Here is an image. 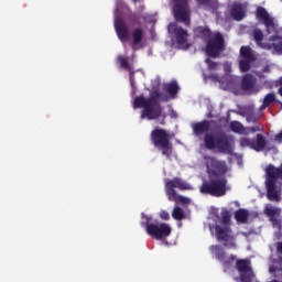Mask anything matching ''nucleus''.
I'll use <instances>...</instances> for the list:
<instances>
[{"mask_svg": "<svg viewBox=\"0 0 282 282\" xmlns=\"http://www.w3.org/2000/svg\"><path fill=\"white\" fill-rule=\"evenodd\" d=\"M204 142L206 149L216 151V153H230L232 151V137L207 134Z\"/></svg>", "mask_w": 282, "mask_h": 282, "instance_id": "6e6552de", "label": "nucleus"}, {"mask_svg": "<svg viewBox=\"0 0 282 282\" xmlns=\"http://www.w3.org/2000/svg\"><path fill=\"white\" fill-rule=\"evenodd\" d=\"M169 133L162 129H156L152 131V141L156 149L161 151L163 155H166L169 158L171 153H173V147L169 142Z\"/></svg>", "mask_w": 282, "mask_h": 282, "instance_id": "9d476101", "label": "nucleus"}, {"mask_svg": "<svg viewBox=\"0 0 282 282\" xmlns=\"http://www.w3.org/2000/svg\"><path fill=\"white\" fill-rule=\"evenodd\" d=\"M161 219H164V220L169 219V213H162Z\"/></svg>", "mask_w": 282, "mask_h": 282, "instance_id": "72a5a7b5", "label": "nucleus"}, {"mask_svg": "<svg viewBox=\"0 0 282 282\" xmlns=\"http://www.w3.org/2000/svg\"><path fill=\"white\" fill-rule=\"evenodd\" d=\"M208 127H209L208 121L195 123L193 124L194 133H196V135H199V133H204L205 131H208Z\"/></svg>", "mask_w": 282, "mask_h": 282, "instance_id": "412c9836", "label": "nucleus"}, {"mask_svg": "<svg viewBox=\"0 0 282 282\" xmlns=\"http://www.w3.org/2000/svg\"><path fill=\"white\" fill-rule=\"evenodd\" d=\"M225 213H248V210L240 208L238 202H232L229 204Z\"/></svg>", "mask_w": 282, "mask_h": 282, "instance_id": "4be33fe9", "label": "nucleus"}, {"mask_svg": "<svg viewBox=\"0 0 282 282\" xmlns=\"http://www.w3.org/2000/svg\"><path fill=\"white\" fill-rule=\"evenodd\" d=\"M199 6H213L215 8L217 6V0H197Z\"/></svg>", "mask_w": 282, "mask_h": 282, "instance_id": "a878e982", "label": "nucleus"}, {"mask_svg": "<svg viewBox=\"0 0 282 282\" xmlns=\"http://www.w3.org/2000/svg\"><path fill=\"white\" fill-rule=\"evenodd\" d=\"M228 243H225V246H227ZM229 248H237V245L235 242H230L228 245Z\"/></svg>", "mask_w": 282, "mask_h": 282, "instance_id": "4c0bfd02", "label": "nucleus"}, {"mask_svg": "<svg viewBox=\"0 0 282 282\" xmlns=\"http://www.w3.org/2000/svg\"><path fill=\"white\" fill-rule=\"evenodd\" d=\"M230 129L234 133H239L240 135H249V133H257V131H261V128L259 127L245 128L239 121H232L230 123Z\"/></svg>", "mask_w": 282, "mask_h": 282, "instance_id": "6ab92c4d", "label": "nucleus"}, {"mask_svg": "<svg viewBox=\"0 0 282 282\" xmlns=\"http://www.w3.org/2000/svg\"><path fill=\"white\" fill-rule=\"evenodd\" d=\"M231 65L230 63L224 64V70L226 74H230Z\"/></svg>", "mask_w": 282, "mask_h": 282, "instance_id": "7c9ffc66", "label": "nucleus"}, {"mask_svg": "<svg viewBox=\"0 0 282 282\" xmlns=\"http://www.w3.org/2000/svg\"><path fill=\"white\" fill-rule=\"evenodd\" d=\"M210 78L213 83H218L219 87L225 91H232L237 96H243L246 94H259L261 86L257 85V79L251 75H246L242 79L240 88H237V76L226 75L223 78H218L216 75L209 77L204 74V79Z\"/></svg>", "mask_w": 282, "mask_h": 282, "instance_id": "20e7f679", "label": "nucleus"}, {"mask_svg": "<svg viewBox=\"0 0 282 282\" xmlns=\"http://www.w3.org/2000/svg\"><path fill=\"white\" fill-rule=\"evenodd\" d=\"M169 34H171L172 45L180 50H188L191 42H188V32L180 28L176 23H171L167 28Z\"/></svg>", "mask_w": 282, "mask_h": 282, "instance_id": "1a4fd4ad", "label": "nucleus"}, {"mask_svg": "<svg viewBox=\"0 0 282 282\" xmlns=\"http://www.w3.org/2000/svg\"><path fill=\"white\" fill-rule=\"evenodd\" d=\"M230 217L231 216L229 213H224L218 223L220 224V226H229L230 228Z\"/></svg>", "mask_w": 282, "mask_h": 282, "instance_id": "b1692460", "label": "nucleus"}, {"mask_svg": "<svg viewBox=\"0 0 282 282\" xmlns=\"http://www.w3.org/2000/svg\"><path fill=\"white\" fill-rule=\"evenodd\" d=\"M206 63H207L208 69H209L210 72H213V69H217V67H218V65L215 64V63H213V62H210V59H206Z\"/></svg>", "mask_w": 282, "mask_h": 282, "instance_id": "c756f323", "label": "nucleus"}, {"mask_svg": "<svg viewBox=\"0 0 282 282\" xmlns=\"http://www.w3.org/2000/svg\"><path fill=\"white\" fill-rule=\"evenodd\" d=\"M254 61H257L254 51L250 46H242L240 48V72H248L254 65Z\"/></svg>", "mask_w": 282, "mask_h": 282, "instance_id": "ddd939ff", "label": "nucleus"}, {"mask_svg": "<svg viewBox=\"0 0 282 282\" xmlns=\"http://www.w3.org/2000/svg\"><path fill=\"white\" fill-rule=\"evenodd\" d=\"M195 36L197 39H203V41H207L206 54L207 56H212V58H217L220 52H224L226 45L224 44V36L220 33H210V30L198 26L194 30Z\"/></svg>", "mask_w": 282, "mask_h": 282, "instance_id": "423d86ee", "label": "nucleus"}, {"mask_svg": "<svg viewBox=\"0 0 282 282\" xmlns=\"http://www.w3.org/2000/svg\"><path fill=\"white\" fill-rule=\"evenodd\" d=\"M212 252H215V257L217 261H220L225 268H228L231 263H235L237 261V256L231 254L229 257L226 256V251L221 249L219 245L212 246L210 247Z\"/></svg>", "mask_w": 282, "mask_h": 282, "instance_id": "dca6fc26", "label": "nucleus"}, {"mask_svg": "<svg viewBox=\"0 0 282 282\" xmlns=\"http://www.w3.org/2000/svg\"><path fill=\"white\" fill-rule=\"evenodd\" d=\"M173 213H182V208H180V206H175Z\"/></svg>", "mask_w": 282, "mask_h": 282, "instance_id": "e433bc0d", "label": "nucleus"}, {"mask_svg": "<svg viewBox=\"0 0 282 282\" xmlns=\"http://www.w3.org/2000/svg\"><path fill=\"white\" fill-rule=\"evenodd\" d=\"M218 241H230L232 239V228L230 226L216 225L214 227Z\"/></svg>", "mask_w": 282, "mask_h": 282, "instance_id": "a211bd4d", "label": "nucleus"}, {"mask_svg": "<svg viewBox=\"0 0 282 282\" xmlns=\"http://www.w3.org/2000/svg\"><path fill=\"white\" fill-rule=\"evenodd\" d=\"M267 217H269L273 228H278V230H281L282 218L280 213H267Z\"/></svg>", "mask_w": 282, "mask_h": 282, "instance_id": "aec40b11", "label": "nucleus"}, {"mask_svg": "<svg viewBox=\"0 0 282 282\" xmlns=\"http://www.w3.org/2000/svg\"><path fill=\"white\" fill-rule=\"evenodd\" d=\"M134 3H135V1H138V0H132Z\"/></svg>", "mask_w": 282, "mask_h": 282, "instance_id": "a19ab883", "label": "nucleus"}, {"mask_svg": "<svg viewBox=\"0 0 282 282\" xmlns=\"http://www.w3.org/2000/svg\"><path fill=\"white\" fill-rule=\"evenodd\" d=\"M278 254H282V241L276 245Z\"/></svg>", "mask_w": 282, "mask_h": 282, "instance_id": "2f4dec72", "label": "nucleus"}, {"mask_svg": "<svg viewBox=\"0 0 282 282\" xmlns=\"http://www.w3.org/2000/svg\"><path fill=\"white\" fill-rule=\"evenodd\" d=\"M130 85H131V87L133 89V87H134V84H133V73H130Z\"/></svg>", "mask_w": 282, "mask_h": 282, "instance_id": "f704fd0d", "label": "nucleus"}, {"mask_svg": "<svg viewBox=\"0 0 282 282\" xmlns=\"http://www.w3.org/2000/svg\"><path fill=\"white\" fill-rule=\"evenodd\" d=\"M275 142H282V131L275 135Z\"/></svg>", "mask_w": 282, "mask_h": 282, "instance_id": "473e14b6", "label": "nucleus"}, {"mask_svg": "<svg viewBox=\"0 0 282 282\" xmlns=\"http://www.w3.org/2000/svg\"><path fill=\"white\" fill-rule=\"evenodd\" d=\"M204 164L210 182L209 184H203L200 193H209V195H214L215 197L226 195V191L230 188L226 185V178L224 177V175L228 173V165H226V162L218 161L215 158L205 156Z\"/></svg>", "mask_w": 282, "mask_h": 282, "instance_id": "f03ea898", "label": "nucleus"}, {"mask_svg": "<svg viewBox=\"0 0 282 282\" xmlns=\"http://www.w3.org/2000/svg\"><path fill=\"white\" fill-rule=\"evenodd\" d=\"M248 217H250L249 213H235V219L240 224H246V221H248Z\"/></svg>", "mask_w": 282, "mask_h": 282, "instance_id": "5701e85b", "label": "nucleus"}, {"mask_svg": "<svg viewBox=\"0 0 282 282\" xmlns=\"http://www.w3.org/2000/svg\"><path fill=\"white\" fill-rule=\"evenodd\" d=\"M165 89H167L169 96L160 95L158 90L151 93L150 99L144 98V96H138L133 100L134 109H143L141 112L142 120H155L160 118V113H162V108L158 104V100H171L175 98V94H177L180 87L177 83L172 82L165 85Z\"/></svg>", "mask_w": 282, "mask_h": 282, "instance_id": "7ed1b4c3", "label": "nucleus"}, {"mask_svg": "<svg viewBox=\"0 0 282 282\" xmlns=\"http://www.w3.org/2000/svg\"><path fill=\"white\" fill-rule=\"evenodd\" d=\"M147 234L152 237V239H166V237H171V226L166 223L153 224L149 223V219L145 223Z\"/></svg>", "mask_w": 282, "mask_h": 282, "instance_id": "9b49d317", "label": "nucleus"}, {"mask_svg": "<svg viewBox=\"0 0 282 282\" xmlns=\"http://www.w3.org/2000/svg\"><path fill=\"white\" fill-rule=\"evenodd\" d=\"M170 116L171 118H177V113L175 111H171Z\"/></svg>", "mask_w": 282, "mask_h": 282, "instance_id": "58836bf2", "label": "nucleus"}, {"mask_svg": "<svg viewBox=\"0 0 282 282\" xmlns=\"http://www.w3.org/2000/svg\"><path fill=\"white\" fill-rule=\"evenodd\" d=\"M256 17L260 23H263L269 34L264 37L261 31L254 30L253 39L257 45L262 50H271L273 54H282V29L279 28L276 20L262 7L257 8Z\"/></svg>", "mask_w": 282, "mask_h": 282, "instance_id": "f257e3e1", "label": "nucleus"}, {"mask_svg": "<svg viewBox=\"0 0 282 282\" xmlns=\"http://www.w3.org/2000/svg\"><path fill=\"white\" fill-rule=\"evenodd\" d=\"M178 228H182V224H178Z\"/></svg>", "mask_w": 282, "mask_h": 282, "instance_id": "ea45409f", "label": "nucleus"}, {"mask_svg": "<svg viewBox=\"0 0 282 282\" xmlns=\"http://www.w3.org/2000/svg\"><path fill=\"white\" fill-rule=\"evenodd\" d=\"M279 85H280L279 93H280V96H282V77L279 79Z\"/></svg>", "mask_w": 282, "mask_h": 282, "instance_id": "c9c22d12", "label": "nucleus"}, {"mask_svg": "<svg viewBox=\"0 0 282 282\" xmlns=\"http://www.w3.org/2000/svg\"><path fill=\"white\" fill-rule=\"evenodd\" d=\"M236 268L238 272H240L241 282L254 281V271H252V267H250L249 260H245V259L237 260Z\"/></svg>", "mask_w": 282, "mask_h": 282, "instance_id": "2eb2a0df", "label": "nucleus"}, {"mask_svg": "<svg viewBox=\"0 0 282 282\" xmlns=\"http://www.w3.org/2000/svg\"><path fill=\"white\" fill-rule=\"evenodd\" d=\"M118 63L121 65V67H124L126 69H129V63L127 59L122 56L118 57Z\"/></svg>", "mask_w": 282, "mask_h": 282, "instance_id": "cd10ccee", "label": "nucleus"}, {"mask_svg": "<svg viewBox=\"0 0 282 282\" xmlns=\"http://www.w3.org/2000/svg\"><path fill=\"white\" fill-rule=\"evenodd\" d=\"M174 188L180 191H191L193 186L181 178L165 180V193L170 202H175L176 206H193V200L188 197L177 195Z\"/></svg>", "mask_w": 282, "mask_h": 282, "instance_id": "0eeeda50", "label": "nucleus"}, {"mask_svg": "<svg viewBox=\"0 0 282 282\" xmlns=\"http://www.w3.org/2000/svg\"><path fill=\"white\" fill-rule=\"evenodd\" d=\"M115 29L121 43H130L133 50H140L144 45V33L140 29L132 31L129 35V29L127 24L118 18V9L115 11Z\"/></svg>", "mask_w": 282, "mask_h": 282, "instance_id": "39448f33", "label": "nucleus"}, {"mask_svg": "<svg viewBox=\"0 0 282 282\" xmlns=\"http://www.w3.org/2000/svg\"><path fill=\"white\" fill-rule=\"evenodd\" d=\"M248 12V0H236V3L229 7L230 19L242 21Z\"/></svg>", "mask_w": 282, "mask_h": 282, "instance_id": "4468645a", "label": "nucleus"}, {"mask_svg": "<svg viewBox=\"0 0 282 282\" xmlns=\"http://www.w3.org/2000/svg\"><path fill=\"white\" fill-rule=\"evenodd\" d=\"M172 2L174 4L173 12L176 21L188 25L191 23V15L186 0H172Z\"/></svg>", "mask_w": 282, "mask_h": 282, "instance_id": "f8f14e48", "label": "nucleus"}, {"mask_svg": "<svg viewBox=\"0 0 282 282\" xmlns=\"http://www.w3.org/2000/svg\"><path fill=\"white\" fill-rule=\"evenodd\" d=\"M172 217L176 221H182V219H186V213H172Z\"/></svg>", "mask_w": 282, "mask_h": 282, "instance_id": "bb28decb", "label": "nucleus"}, {"mask_svg": "<svg viewBox=\"0 0 282 282\" xmlns=\"http://www.w3.org/2000/svg\"><path fill=\"white\" fill-rule=\"evenodd\" d=\"M240 147H248L249 149H253L254 151H263V149H265V139L261 134L257 135V141H252L248 138H242L240 139Z\"/></svg>", "mask_w": 282, "mask_h": 282, "instance_id": "f3484780", "label": "nucleus"}, {"mask_svg": "<svg viewBox=\"0 0 282 282\" xmlns=\"http://www.w3.org/2000/svg\"><path fill=\"white\" fill-rule=\"evenodd\" d=\"M281 209H278L276 207L272 205H267L264 208V213H280Z\"/></svg>", "mask_w": 282, "mask_h": 282, "instance_id": "c85d7f7f", "label": "nucleus"}, {"mask_svg": "<svg viewBox=\"0 0 282 282\" xmlns=\"http://www.w3.org/2000/svg\"><path fill=\"white\" fill-rule=\"evenodd\" d=\"M271 102H274V94H269L264 97L261 109H265V107H268V105H271Z\"/></svg>", "mask_w": 282, "mask_h": 282, "instance_id": "393cba45", "label": "nucleus"}]
</instances>
